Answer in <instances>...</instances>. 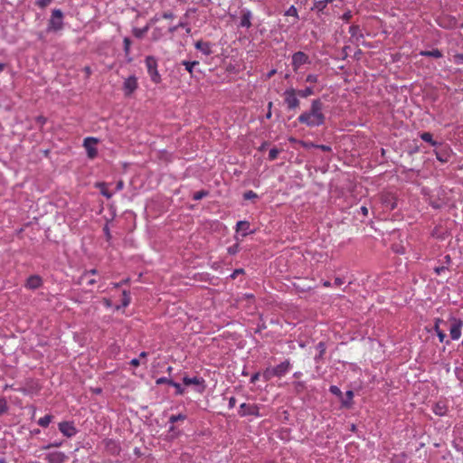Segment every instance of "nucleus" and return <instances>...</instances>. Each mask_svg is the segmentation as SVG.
<instances>
[{"label":"nucleus","mask_w":463,"mask_h":463,"mask_svg":"<svg viewBox=\"0 0 463 463\" xmlns=\"http://www.w3.org/2000/svg\"><path fill=\"white\" fill-rule=\"evenodd\" d=\"M324 104L320 99H313L310 109L300 114L298 120L309 128L319 127L325 124L326 116L323 113Z\"/></svg>","instance_id":"nucleus-1"},{"label":"nucleus","mask_w":463,"mask_h":463,"mask_svg":"<svg viewBox=\"0 0 463 463\" xmlns=\"http://www.w3.org/2000/svg\"><path fill=\"white\" fill-rule=\"evenodd\" d=\"M146 65L151 80L154 83H159L161 81V76L157 71L156 59L154 56H147L146 58Z\"/></svg>","instance_id":"nucleus-2"},{"label":"nucleus","mask_w":463,"mask_h":463,"mask_svg":"<svg viewBox=\"0 0 463 463\" xmlns=\"http://www.w3.org/2000/svg\"><path fill=\"white\" fill-rule=\"evenodd\" d=\"M284 102L287 105L288 110L296 109L299 107L300 101L297 96V90L293 88L287 89L284 93Z\"/></svg>","instance_id":"nucleus-3"},{"label":"nucleus","mask_w":463,"mask_h":463,"mask_svg":"<svg viewBox=\"0 0 463 463\" xmlns=\"http://www.w3.org/2000/svg\"><path fill=\"white\" fill-rule=\"evenodd\" d=\"M63 14L60 9H53L48 24V31H58L62 28Z\"/></svg>","instance_id":"nucleus-4"},{"label":"nucleus","mask_w":463,"mask_h":463,"mask_svg":"<svg viewBox=\"0 0 463 463\" xmlns=\"http://www.w3.org/2000/svg\"><path fill=\"white\" fill-rule=\"evenodd\" d=\"M463 322L460 319L452 318L450 320L449 335L451 339L458 340L461 335Z\"/></svg>","instance_id":"nucleus-5"},{"label":"nucleus","mask_w":463,"mask_h":463,"mask_svg":"<svg viewBox=\"0 0 463 463\" xmlns=\"http://www.w3.org/2000/svg\"><path fill=\"white\" fill-rule=\"evenodd\" d=\"M308 62V56L303 52H297L292 56V65L294 71H297L300 66Z\"/></svg>","instance_id":"nucleus-6"},{"label":"nucleus","mask_w":463,"mask_h":463,"mask_svg":"<svg viewBox=\"0 0 463 463\" xmlns=\"http://www.w3.org/2000/svg\"><path fill=\"white\" fill-rule=\"evenodd\" d=\"M98 140L94 137H86L84 139V147L87 151V155L90 158L96 157L98 151L95 147V145L97 144Z\"/></svg>","instance_id":"nucleus-7"},{"label":"nucleus","mask_w":463,"mask_h":463,"mask_svg":"<svg viewBox=\"0 0 463 463\" xmlns=\"http://www.w3.org/2000/svg\"><path fill=\"white\" fill-rule=\"evenodd\" d=\"M60 431L66 437L71 438L77 433V430L72 422L62 421L59 424Z\"/></svg>","instance_id":"nucleus-8"},{"label":"nucleus","mask_w":463,"mask_h":463,"mask_svg":"<svg viewBox=\"0 0 463 463\" xmlns=\"http://www.w3.org/2000/svg\"><path fill=\"white\" fill-rule=\"evenodd\" d=\"M137 88V79L135 76H129L125 80L123 90L127 96L133 93Z\"/></svg>","instance_id":"nucleus-9"},{"label":"nucleus","mask_w":463,"mask_h":463,"mask_svg":"<svg viewBox=\"0 0 463 463\" xmlns=\"http://www.w3.org/2000/svg\"><path fill=\"white\" fill-rule=\"evenodd\" d=\"M67 456L61 451H53L46 455L45 459L49 463H64Z\"/></svg>","instance_id":"nucleus-10"},{"label":"nucleus","mask_w":463,"mask_h":463,"mask_svg":"<svg viewBox=\"0 0 463 463\" xmlns=\"http://www.w3.org/2000/svg\"><path fill=\"white\" fill-rule=\"evenodd\" d=\"M273 368L275 370L276 377H282L289 371L291 364L288 360H285Z\"/></svg>","instance_id":"nucleus-11"},{"label":"nucleus","mask_w":463,"mask_h":463,"mask_svg":"<svg viewBox=\"0 0 463 463\" xmlns=\"http://www.w3.org/2000/svg\"><path fill=\"white\" fill-rule=\"evenodd\" d=\"M183 383L189 386V385H196V386H200L201 387V390L200 392H203V389H204V380L203 378H199V377H193V378H190L188 376H184L183 378Z\"/></svg>","instance_id":"nucleus-12"},{"label":"nucleus","mask_w":463,"mask_h":463,"mask_svg":"<svg viewBox=\"0 0 463 463\" xmlns=\"http://www.w3.org/2000/svg\"><path fill=\"white\" fill-rule=\"evenodd\" d=\"M257 407L254 405L242 403L240 406L239 414L241 416H246V415H256L257 414Z\"/></svg>","instance_id":"nucleus-13"},{"label":"nucleus","mask_w":463,"mask_h":463,"mask_svg":"<svg viewBox=\"0 0 463 463\" xmlns=\"http://www.w3.org/2000/svg\"><path fill=\"white\" fill-rule=\"evenodd\" d=\"M251 12L250 10L244 9L241 11L240 26L250 28L251 26L250 19H251Z\"/></svg>","instance_id":"nucleus-14"},{"label":"nucleus","mask_w":463,"mask_h":463,"mask_svg":"<svg viewBox=\"0 0 463 463\" xmlns=\"http://www.w3.org/2000/svg\"><path fill=\"white\" fill-rule=\"evenodd\" d=\"M42 279L37 275L30 276L26 282V287L30 289H36L42 286Z\"/></svg>","instance_id":"nucleus-15"},{"label":"nucleus","mask_w":463,"mask_h":463,"mask_svg":"<svg viewBox=\"0 0 463 463\" xmlns=\"http://www.w3.org/2000/svg\"><path fill=\"white\" fill-rule=\"evenodd\" d=\"M195 48L205 55L212 53L211 44L207 42L198 41L195 43Z\"/></svg>","instance_id":"nucleus-16"},{"label":"nucleus","mask_w":463,"mask_h":463,"mask_svg":"<svg viewBox=\"0 0 463 463\" xmlns=\"http://www.w3.org/2000/svg\"><path fill=\"white\" fill-rule=\"evenodd\" d=\"M448 411V407L445 402H439L433 407V412L439 416H444Z\"/></svg>","instance_id":"nucleus-17"},{"label":"nucleus","mask_w":463,"mask_h":463,"mask_svg":"<svg viewBox=\"0 0 463 463\" xmlns=\"http://www.w3.org/2000/svg\"><path fill=\"white\" fill-rule=\"evenodd\" d=\"M237 232H241L242 236H246L250 233V223L247 221H240L236 224Z\"/></svg>","instance_id":"nucleus-18"},{"label":"nucleus","mask_w":463,"mask_h":463,"mask_svg":"<svg viewBox=\"0 0 463 463\" xmlns=\"http://www.w3.org/2000/svg\"><path fill=\"white\" fill-rule=\"evenodd\" d=\"M420 55L432 58H441L443 56L442 52L439 49H433L431 51H421Z\"/></svg>","instance_id":"nucleus-19"},{"label":"nucleus","mask_w":463,"mask_h":463,"mask_svg":"<svg viewBox=\"0 0 463 463\" xmlns=\"http://www.w3.org/2000/svg\"><path fill=\"white\" fill-rule=\"evenodd\" d=\"M436 157L439 161L446 163L449 160L450 155L446 150H436Z\"/></svg>","instance_id":"nucleus-20"},{"label":"nucleus","mask_w":463,"mask_h":463,"mask_svg":"<svg viewBox=\"0 0 463 463\" xmlns=\"http://www.w3.org/2000/svg\"><path fill=\"white\" fill-rule=\"evenodd\" d=\"M181 64L184 66L185 70L191 74L193 75L194 73V69L195 68V66L199 65V61H181Z\"/></svg>","instance_id":"nucleus-21"},{"label":"nucleus","mask_w":463,"mask_h":463,"mask_svg":"<svg viewBox=\"0 0 463 463\" xmlns=\"http://www.w3.org/2000/svg\"><path fill=\"white\" fill-rule=\"evenodd\" d=\"M420 138L423 141L430 143L432 146H437L439 145V143L437 141L433 140L432 135L430 132L421 133Z\"/></svg>","instance_id":"nucleus-22"},{"label":"nucleus","mask_w":463,"mask_h":463,"mask_svg":"<svg viewBox=\"0 0 463 463\" xmlns=\"http://www.w3.org/2000/svg\"><path fill=\"white\" fill-rule=\"evenodd\" d=\"M263 379L268 382L271 380L273 377H276L275 370L273 367H268L266 368L262 373Z\"/></svg>","instance_id":"nucleus-23"},{"label":"nucleus","mask_w":463,"mask_h":463,"mask_svg":"<svg viewBox=\"0 0 463 463\" xmlns=\"http://www.w3.org/2000/svg\"><path fill=\"white\" fill-rule=\"evenodd\" d=\"M442 320L441 319H437L436 322H435V326H434V329L437 333V335L439 339L440 342H443L444 339L446 338V334L439 329V323H441Z\"/></svg>","instance_id":"nucleus-24"},{"label":"nucleus","mask_w":463,"mask_h":463,"mask_svg":"<svg viewBox=\"0 0 463 463\" xmlns=\"http://www.w3.org/2000/svg\"><path fill=\"white\" fill-rule=\"evenodd\" d=\"M149 29V24H147L146 26H145L144 28H134L133 29V34L138 38V39H141L144 37V35L146 33V32L148 31Z\"/></svg>","instance_id":"nucleus-25"},{"label":"nucleus","mask_w":463,"mask_h":463,"mask_svg":"<svg viewBox=\"0 0 463 463\" xmlns=\"http://www.w3.org/2000/svg\"><path fill=\"white\" fill-rule=\"evenodd\" d=\"M297 94L301 98H307L314 94V89L312 87H307L304 90H297Z\"/></svg>","instance_id":"nucleus-26"},{"label":"nucleus","mask_w":463,"mask_h":463,"mask_svg":"<svg viewBox=\"0 0 463 463\" xmlns=\"http://www.w3.org/2000/svg\"><path fill=\"white\" fill-rule=\"evenodd\" d=\"M317 349L318 350V354L315 356V360L318 362L319 359L323 357L326 353V345L324 342H319L317 345Z\"/></svg>","instance_id":"nucleus-27"},{"label":"nucleus","mask_w":463,"mask_h":463,"mask_svg":"<svg viewBox=\"0 0 463 463\" xmlns=\"http://www.w3.org/2000/svg\"><path fill=\"white\" fill-rule=\"evenodd\" d=\"M52 416L50 414H47L44 417L39 419L38 424L43 428H46L49 426L50 422L52 421Z\"/></svg>","instance_id":"nucleus-28"},{"label":"nucleus","mask_w":463,"mask_h":463,"mask_svg":"<svg viewBox=\"0 0 463 463\" xmlns=\"http://www.w3.org/2000/svg\"><path fill=\"white\" fill-rule=\"evenodd\" d=\"M97 186L100 188V193H101L102 195H104L108 199L112 197V193L108 191V189L106 188V184L105 183L98 184Z\"/></svg>","instance_id":"nucleus-29"},{"label":"nucleus","mask_w":463,"mask_h":463,"mask_svg":"<svg viewBox=\"0 0 463 463\" xmlns=\"http://www.w3.org/2000/svg\"><path fill=\"white\" fill-rule=\"evenodd\" d=\"M354 392L352 391H347L345 392V399L342 401L344 406L348 407L353 400Z\"/></svg>","instance_id":"nucleus-30"},{"label":"nucleus","mask_w":463,"mask_h":463,"mask_svg":"<svg viewBox=\"0 0 463 463\" xmlns=\"http://www.w3.org/2000/svg\"><path fill=\"white\" fill-rule=\"evenodd\" d=\"M326 4L324 0L316 1L314 4V7L312 9L317 10V12H323V10L326 7Z\"/></svg>","instance_id":"nucleus-31"},{"label":"nucleus","mask_w":463,"mask_h":463,"mask_svg":"<svg viewBox=\"0 0 463 463\" xmlns=\"http://www.w3.org/2000/svg\"><path fill=\"white\" fill-rule=\"evenodd\" d=\"M171 386L175 387V393L177 395H182L184 394V389L181 386L180 383H175V382H171Z\"/></svg>","instance_id":"nucleus-32"},{"label":"nucleus","mask_w":463,"mask_h":463,"mask_svg":"<svg viewBox=\"0 0 463 463\" xmlns=\"http://www.w3.org/2000/svg\"><path fill=\"white\" fill-rule=\"evenodd\" d=\"M208 194V192L204 190L198 191L194 194L193 199L195 201L201 200Z\"/></svg>","instance_id":"nucleus-33"},{"label":"nucleus","mask_w":463,"mask_h":463,"mask_svg":"<svg viewBox=\"0 0 463 463\" xmlns=\"http://www.w3.org/2000/svg\"><path fill=\"white\" fill-rule=\"evenodd\" d=\"M124 44V52L126 54H128L130 52L131 40L128 37H125L123 40Z\"/></svg>","instance_id":"nucleus-34"},{"label":"nucleus","mask_w":463,"mask_h":463,"mask_svg":"<svg viewBox=\"0 0 463 463\" xmlns=\"http://www.w3.org/2000/svg\"><path fill=\"white\" fill-rule=\"evenodd\" d=\"M243 198L245 200H251V199L258 198V194L256 193H254L253 191L250 190V191H247L244 193Z\"/></svg>","instance_id":"nucleus-35"},{"label":"nucleus","mask_w":463,"mask_h":463,"mask_svg":"<svg viewBox=\"0 0 463 463\" xmlns=\"http://www.w3.org/2000/svg\"><path fill=\"white\" fill-rule=\"evenodd\" d=\"M184 419H185V415H183V414L172 415L169 418V421L171 423H175V422H177L178 420H184Z\"/></svg>","instance_id":"nucleus-36"},{"label":"nucleus","mask_w":463,"mask_h":463,"mask_svg":"<svg viewBox=\"0 0 463 463\" xmlns=\"http://www.w3.org/2000/svg\"><path fill=\"white\" fill-rule=\"evenodd\" d=\"M286 15L288 16H295L298 18V11L297 8L294 5H291L287 11Z\"/></svg>","instance_id":"nucleus-37"},{"label":"nucleus","mask_w":463,"mask_h":463,"mask_svg":"<svg viewBox=\"0 0 463 463\" xmlns=\"http://www.w3.org/2000/svg\"><path fill=\"white\" fill-rule=\"evenodd\" d=\"M279 151L277 148H271L269 152V159L270 161L275 160L279 155Z\"/></svg>","instance_id":"nucleus-38"},{"label":"nucleus","mask_w":463,"mask_h":463,"mask_svg":"<svg viewBox=\"0 0 463 463\" xmlns=\"http://www.w3.org/2000/svg\"><path fill=\"white\" fill-rule=\"evenodd\" d=\"M52 2V0H38L36 1V5L39 6L40 8H45L46 6H48Z\"/></svg>","instance_id":"nucleus-39"},{"label":"nucleus","mask_w":463,"mask_h":463,"mask_svg":"<svg viewBox=\"0 0 463 463\" xmlns=\"http://www.w3.org/2000/svg\"><path fill=\"white\" fill-rule=\"evenodd\" d=\"M7 403L5 399H0V416L7 411Z\"/></svg>","instance_id":"nucleus-40"},{"label":"nucleus","mask_w":463,"mask_h":463,"mask_svg":"<svg viewBox=\"0 0 463 463\" xmlns=\"http://www.w3.org/2000/svg\"><path fill=\"white\" fill-rule=\"evenodd\" d=\"M329 391H330L331 393H333V394H335V395H336L338 397L342 396L341 390L337 386H335V385L330 386Z\"/></svg>","instance_id":"nucleus-41"},{"label":"nucleus","mask_w":463,"mask_h":463,"mask_svg":"<svg viewBox=\"0 0 463 463\" xmlns=\"http://www.w3.org/2000/svg\"><path fill=\"white\" fill-rule=\"evenodd\" d=\"M130 303V296L126 291L123 292L122 305L124 307L128 306Z\"/></svg>","instance_id":"nucleus-42"},{"label":"nucleus","mask_w":463,"mask_h":463,"mask_svg":"<svg viewBox=\"0 0 463 463\" xmlns=\"http://www.w3.org/2000/svg\"><path fill=\"white\" fill-rule=\"evenodd\" d=\"M318 77L316 74H309L306 78V81L309 83H315L317 82Z\"/></svg>","instance_id":"nucleus-43"},{"label":"nucleus","mask_w":463,"mask_h":463,"mask_svg":"<svg viewBox=\"0 0 463 463\" xmlns=\"http://www.w3.org/2000/svg\"><path fill=\"white\" fill-rule=\"evenodd\" d=\"M171 382H173V380L168 379V378H166V377H161V378H158V379L156 381V384L167 383V384L171 385Z\"/></svg>","instance_id":"nucleus-44"},{"label":"nucleus","mask_w":463,"mask_h":463,"mask_svg":"<svg viewBox=\"0 0 463 463\" xmlns=\"http://www.w3.org/2000/svg\"><path fill=\"white\" fill-rule=\"evenodd\" d=\"M359 32H360V29H359V26H357V25H352L349 28V33H351L352 36H356Z\"/></svg>","instance_id":"nucleus-45"},{"label":"nucleus","mask_w":463,"mask_h":463,"mask_svg":"<svg viewBox=\"0 0 463 463\" xmlns=\"http://www.w3.org/2000/svg\"><path fill=\"white\" fill-rule=\"evenodd\" d=\"M312 146L317 147V148H319V149H321L322 151H325V152H330L332 150L331 146H326V145H312Z\"/></svg>","instance_id":"nucleus-46"},{"label":"nucleus","mask_w":463,"mask_h":463,"mask_svg":"<svg viewBox=\"0 0 463 463\" xmlns=\"http://www.w3.org/2000/svg\"><path fill=\"white\" fill-rule=\"evenodd\" d=\"M162 17L165 19H173L175 17V14L173 12L167 11L162 14Z\"/></svg>","instance_id":"nucleus-47"},{"label":"nucleus","mask_w":463,"mask_h":463,"mask_svg":"<svg viewBox=\"0 0 463 463\" xmlns=\"http://www.w3.org/2000/svg\"><path fill=\"white\" fill-rule=\"evenodd\" d=\"M97 273V269H92L89 271H86L84 274H82V276L80 277V280L84 279L89 274H91V275H95Z\"/></svg>","instance_id":"nucleus-48"},{"label":"nucleus","mask_w":463,"mask_h":463,"mask_svg":"<svg viewBox=\"0 0 463 463\" xmlns=\"http://www.w3.org/2000/svg\"><path fill=\"white\" fill-rule=\"evenodd\" d=\"M238 248H239V246H238V245H233V246H232V247H229V248H228V252H229V254L233 255V254L237 253V251H238Z\"/></svg>","instance_id":"nucleus-49"},{"label":"nucleus","mask_w":463,"mask_h":463,"mask_svg":"<svg viewBox=\"0 0 463 463\" xmlns=\"http://www.w3.org/2000/svg\"><path fill=\"white\" fill-rule=\"evenodd\" d=\"M244 270L242 269H237L233 271V273L231 275L232 279H235L239 274H242Z\"/></svg>","instance_id":"nucleus-50"},{"label":"nucleus","mask_w":463,"mask_h":463,"mask_svg":"<svg viewBox=\"0 0 463 463\" xmlns=\"http://www.w3.org/2000/svg\"><path fill=\"white\" fill-rule=\"evenodd\" d=\"M260 376V373H255L251 376V378H250V383H255L259 380Z\"/></svg>","instance_id":"nucleus-51"},{"label":"nucleus","mask_w":463,"mask_h":463,"mask_svg":"<svg viewBox=\"0 0 463 463\" xmlns=\"http://www.w3.org/2000/svg\"><path fill=\"white\" fill-rule=\"evenodd\" d=\"M235 404H236V399H235V397H231V398L229 399V408H230V409L234 408V407H235Z\"/></svg>","instance_id":"nucleus-52"},{"label":"nucleus","mask_w":463,"mask_h":463,"mask_svg":"<svg viewBox=\"0 0 463 463\" xmlns=\"http://www.w3.org/2000/svg\"><path fill=\"white\" fill-rule=\"evenodd\" d=\"M455 61L457 63L462 64L463 63V54H457L455 56Z\"/></svg>","instance_id":"nucleus-53"},{"label":"nucleus","mask_w":463,"mask_h":463,"mask_svg":"<svg viewBox=\"0 0 463 463\" xmlns=\"http://www.w3.org/2000/svg\"><path fill=\"white\" fill-rule=\"evenodd\" d=\"M124 187V182L122 180H119L116 184V190L120 191Z\"/></svg>","instance_id":"nucleus-54"},{"label":"nucleus","mask_w":463,"mask_h":463,"mask_svg":"<svg viewBox=\"0 0 463 463\" xmlns=\"http://www.w3.org/2000/svg\"><path fill=\"white\" fill-rule=\"evenodd\" d=\"M385 203H387L388 205H390V209L392 210L396 207V203L395 202H391V200H385L384 201Z\"/></svg>","instance_id":"nucleus-55"},{"label":"nucleus","mask_w":463,"mask_h":463,"mask_svg":"<svg viewBox=\"0 0 463 463\" xmlns=\"http://www.w3.org/2000/svg\"><path fill=\"white\" fill-rule=\"evenodd\" d=\"M130 364L133 366H138L140 364L139 359L134 358L130 361Z\"/></svg>","instance_id":"nucleus-56"},{"label":"nucleus","mask_w":463,"mask_h":463,"mask_svg":"<svg viewBox=\"0 0 463 463\" xmlns=\"http://www.w3.org/2000/svg\"><path fill=\"white\" fill-rule=\"evenodd\" d=\"M158 20H159V17H158L157 15H155L153 18H151V19H150V21H149V24H148L150 25L151 24H155V23H156Z\"/></svg>","instance_id":"nucleus-57"},{"label":"nucleus","mask_w":463,"mask_h":463,"mask_svg":"<svg viewBox=\"0 0 463 463\" xmlns=\"http://www.w3.org/2000/svg\"><path fill=\"white\" fill-rule=\"evenodd\" d=\"M343 283H344V281H343V279H340V278H336V279H335V285H337V286H340V285H342Z\"/></svg>","instance_id":"nucleus-58"},{"label":"nucleus","mask_w":463,"mask_h":463,"mask_svg":"<svg viewBox=\"0 0 463 463\" xmlns=\"http://www.w3.org/2000/svg\"><path fill=\"white\" fill-rule=\"evenodd\" d=\"M361 212H362V213H363L364 215H367V214H368V209H367V207H365V206H362V207H361Z\"/></svg>","instance_id":"nucleus-59"},{"label":"nucleus","mask_w":463,"mask_h":463,"mask_svg":"<svg viewBox=\"0 0 463 463\" xmlns=\"http://www.w3.org/2000/svg\"><path fill=\"white\" fill-rule=\"evenodd\" d=\"M186 25H187V24H186V23H184V22H179V23L176 24V27H178V28H184V27H186Z\"/></svg>","instance_id":"nucleus-60"},{"label":"nucleus","mask_w":463,"mask_h":463,"mask_svg":"<svg viewBox=\"0 0 463 463\" xmlns=\"http://www.w3.org/2000/svg\"><path fill=\"white\" fill-rule=\"evenodd\" d=\"M177 29H178V27H176V25H174V26H171V27L169 28V32L173 33H175V31H177Z\"/></svg>","instance_id":"nucleus-61"},{"label":"nucleus","mask_w":463,"mask_h":463,"mask_svg":"<svg viewBox=\"0 0 463 463\" xmlns=\"http://www.w3.org/2000/svg\"><path fill=\"white\" fill-rule=\"evenodd\" d=\"M445 269V267H439V268H436L435 270L438 274H439L442 270Z\"/></svg>","instance_id":"nucleus-62"},{"label":"nucleus","mask_w":463,"mask_h":463,"mask_svg":"<svg viewBox=\"0 0 463 463\" xmlns=\"http://www.w3.org/2000/svg\"><path fill=\"white\" fill-rule=\"evenodd\" d=\"M275 73H276V70H272V71H270L268 73V75H267V76H268V78H270V77H272Z\"/></svg>","instance_id":"nucleus-63"},{"label":"nucleus","mask_w":463,"mask_h":463,"mask_svg":"<svg viewBox=\"0 0 463 463\" xmlns=\"http://www.w3.org/2000/svg\"><path fill=\"white\" fill-rule=\"evenodd\" d=\"M104 231H105V232H106V234H107V237H108V239H109V238L110 237V234H109V231L108 226H105Z\"/></svg>","instance_id":"nucleus-64"}]
</instances>
